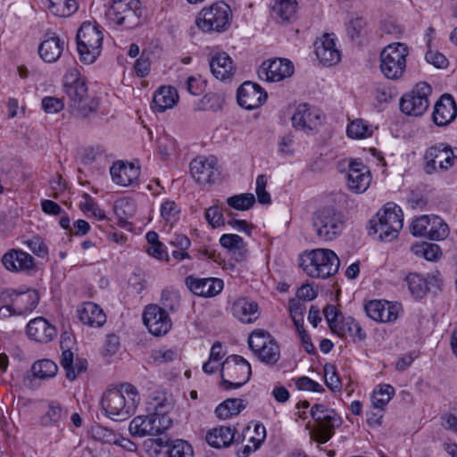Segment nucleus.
<instances>
[{"mask_svg": "<svg viewBox=\"0 0 457 457\" xmlns=\"http://www.w3.org/2000/svg\"><path fill=\"white\" fill-rule=\"evenodd\" d=\"M140 402L137 388L129 383L118 388L107 390L102 395L101 410L106 417L114 421H123L130 418Z\"/></svg>", "mask_w": 457, "mask_h": 457, "instance_id": "nucleus-1", "label": "nucleus"}, {"mask_svg": "<svg viewBox=\"0 0 457 457\" xmlns=\"http://www.w3.org/2000/svg\"><path fill=\"white\" fill-rule=\"evenodd\" d=\"M65 92L69 97V107L72 114L87 118L96 112L98 103L89 97L85 78L78 69H70L64 76Z\"/></svg>", "mask_w": 457, "mask_h": 457, "instance_id": "nucleus-2", "label": "nucleus"}, {"mask_svg": "<svg viewBox=\"0 0 457 457\" xmlns=\"http://www.w3.org/2000/svg\"><path fill=\"white\" fill-rule=\"evenodd\" d=\"M300 266L311 278H327L335 275L340 261L336 253L327 248H316L301 255Z\"/></svg>", "mask_w": 457, "mask_h": 457, "instance_id": "nucleus-3", "label": "nucleus"}, {"mask_svg": "<svg viewBox=\"0 0 457 457\" xmlns=\"http://www.w3.org/2000/svg\"><path fill=\"white\" fill-rule=\"evenodd\" d=\"M370 223V235H378L381 241L391 242L397 237L403 226L402 209L394 203H387Z\"/></svg>", "mask_w": 457, "mask_h": 457, "instance_id": "nucleus-4", "label": "nucleus"}, {"mask_svg": "<svg viewBox=\"0 0 457 457\" xmlns=\"http://www.w3.org/2000/svg\"><path fill=\"white\" fill-rule=\"evenodd\" d=\"M312 225L320 241L330 242L342 235L345 227V220L340 211L327 206L313 212Z\"/></svg>", "mask_w": 457, "mask_h": 457, "instance_id": "nucleus-5", "label": "nucleus"}, {"mask_svg": "<svg viewBox=\"0 0 457 457\" xmlns=\"http://www.w3.org/2000/svg\"><path fill=\"white\" fill-rule=\"evenodd\" d=\"M232 12L229 5L224 2H216L208 8H204L198 14L195 23L203 31L222 32L231 23Z\"/></svg>", "mask_w": 457, "mask_h": 457, "instance_id": "nucleus-6", "label": "nucleus"}, {"mask_svg": "<svg viewBox=\"0 0 457 457\" xmlns=\"http://www.w3.org/2000/svg\"><path fill=\"white\" fill-rule=\"evenodd\" d=\"M311 415L316 423L312 432V437L320 444L328 442L333 436L335 429L343 422L333 409L323 404H314L311 409Z\"/></svg>", "mask_w": 457, "mask_h": 457, "instance_id": "nucleus-7", "label": "nucleus"}, {"mask_svg": "<svg viewBox=\"0 0 457 457\" xmlns=\"http://www.w3.org/2000/svg\"><path fill=\"white\" fill-rule=\"evenodd\" d=\"M249 362L239 355L228 356L221 365V385L225 389H237L251 377Z\"/></svg>", "mask_w": 457, "mask_h": 457, "instance_id": "nucleus-8", "label": "nucleus"}, {"mask_svg": "<svg viewBox=\"0 0 457 457\" xmlns=\"http://www.w3.org/2000/svg\"><path fill=\"white\" fill-rule=\"evenodd\" d=\"M408 48L403 43H395L386 46L380 54V69L389 79L402 77L406 68Z\"/></svg>", "mask_w": 457, "mask_h": 457, "instance_id": "nucleus-9", "label": "nucleus"}, {"mask_svg": "<svg viewBox=\"0 0 457 457\" xmlns=\"http://www.w3.org/2000/svg\"><path fill=\"white\" fill-rule=\"evenodd\" d=\"M249 347L263 363L276 364L280 358V348L271 335L262 329L254 330L248 339Z\"/></svg>", "mask_w": 457, "mask_h": 457, "instance_id": "nucleus-10", "label": "nucleus"}, {"mask_svg": "<svg viewBox=\"0 0 457 457\" xmlns=\"http://www.w3.org/2000/svg\"><path fill=\"white\" fill-rule=\"evenodd\" d=\"M140 15L141 3L139 0H113L112 4L106 12L109 20L126 28L136 26Z\"/></svg>", "mask_w": 457, "mask_h": 457, "instance_id": "nucleus-11", "label": "nucleus"}, {"mask_svg": "<svg viewBox=\"0 0 457 457\" xmlns=\"http://www.w3.org/2000/svg\"><path fill=\"white\" fill-rule=\"evenodd\" d=\"M431 92L432 88L428 83H418L410 93L402 96L400 100L401 111L411 116L422 115L429 106L428 96Z\"/></svg>", "mask_w": 457, "mask_h": 457, "instance_id": "nucleus-12", "label": "nucleus"}, {"mask_svg": "<svg viewBox=\"0 0 457 457\" xmlns=\"http://www.w3.org/2000/svg\"><path fill=\"white\" fill-rule=\"evenodd\" d=\"M426 171L428 174L437 170H447L454 163L455 157L450 146L440 144L428 148L425 154Z\"/></svg>", "mask_w": 457, "mask_h": 457, "instance_id": "nucleus-13", "label": "nucleus"}, {"mask_svg": "<svg viewBox=\"0 0 457 457\" xmlns=\"http://www.w3.org/2000/svg\"><path fill=\"white\" fill-rule=\"evenodd\" d=\"M294 71V65L289 60L275 58L262 62L258 70V76L269 82H278L291 77Z\"/></svg>", "mask_w": 457, "mask_h": 457, "instance_id": "nucleus-14", "label": "nucleus"}, {"mask_svg": "<svg viewBox=\"0 0 457 457\" xmlns=\"http://www.w3.org/2000/svg\"><path fill=\"white\" fill-rule=\"evenodd\" d=\"M320 123V111L307 104H299L292 117L293 126L306 134L316 131Z\"/></svg>", "mask_w": 457, "mask_h": 457, "instance_id": "nucleus-15", "label": "nucleus"}, {"mask_svg": "<svg viewBox=\"0 0 457 457\" xmlns=\"http://www.w3.org/2000/svg\"><path fill=\"white\" fill-rule=\"evenodd\" d=\"M143 320L149 332L154 336L165 335L171 328L168 313L156 304L145 307Z\"/></svg>", "mask_w": 457, "mask_h": 457, "instance_id": "nucleus-16", "label": "nucleus"}, {"mask_svg": "<svg viewBox=\"0 0 457 457\" xmlns=\"http://www.w3.org/2000/svg\"><path fill=\"white\" fill-rule=\"evenodd\" d=\"M217 164V158L213 155L197 156L190 162V173L197 183L211 184L214 181Z\"/></svg>", "mask_w": 457, "mask_h": 457, "instance_id": "nucleus-17", "label": "nucleus"}, {"mask_svg": "<svg viewBox=\"0 0 457 457\" xmlns=\"http://www.w3.org/2000/svg\"><path fill=\"white\" fill-rule=\"evenodd\" d=\"M266 98L267 93L258 84L251 81L244 82L237 89V103L246 110L260 107Z\"/></svg>", "mask_w": 457, "mask_h": 457, "instance_id": "nucleus-18", "label": "nucleus"}, {"mask_svg": "<svg viewBox=\"0 0 457 457\" xmlns=\"http://www.w3.org/2000/svg\"><path fill=\"white\" fill-rule=\"evenodd\" d=\"M174 409V400L171 395H162L154 397L147 408L151 416L155 417L156 421L165 431L172 425L170 412Z\"/></svg>", "mask_w": 457, "mask_h": 457, "instance_id": "nucleus-19", "label": "nucleus"}, {"mask_svg": "<svg viewBox=\"0 0 457 457\" xmlns=\"http://www.w3.org/2000/svg\"><path fill=\"white\" fill-rule=\"evenodd\" d=\"M371 175L369 168L361 162H352L346 176L347 187L353 193H364L370 187Z\"/></svg>", "mask_w": 457, "mask_h": 457, "instance_id": "nucleus-20", "label": "nucleus"}, {"mask_svg": "<svg viewBox=\"0 0 457 457\" xmlns=\"http://www.w3.org/2000/svg\"><path fill=\"white\" fill-rule=\"evenodd\" d=\"M187 288L195 295L212 297L219 295L224 287L223 280L217 278H200L188 276L186 278Z\"/></svg>", "mask_w": 457, "mask_h": 457, "instance_id": "nucleus-21", "label": "nucleus"}, {"mask_svg": "<svg viewBox=\"0 0 457 457\" xmlns=\"http://www.w3.org/2000/svg\"><path fill=\"white\" fill-rule=\"evenodd\" d=\"M406 282L411 294L415 298H422L432 288L440 287L441 278L437 271L428 274L426 278L418 273H410L406 277Z\"/></svg>", "mask_w": 457, "mask_h": 457, "instance_id": "nucleus-22", "label": "nucleus"}, {"mask_svg": "<svg viewBox=\"0 0 457 457\" xmlns=\"http://www.w3.org/2000/svg\"><path fill=\"white\" fill-rule=\"evenodd\" d=\"M232 314L244 324L255 322L261 315L258 303L247 297H239L232 303Z\"/></svg>", "mask_w": 457, "mask_h": 457, "instance_id": "nucleus-23", "label": "nucleus"}, {"mask_svg": "<svg viewBox=\"0 0 457 457\" xmlns=\"http://www.w3.org/2000/svg\"><path fill=\"white\" fill-rule=\"evenodd\" d=\"M457 115L456 104L450 95H443L436 103L432 114L433 121L439 127L447 126Z\"/></svg>", "mask_w": 457, "mask_h": 457, "instance_id": "nucleus-24", "label": "nucleus"}, {"mask_svg": "<svg viewBox=\"0 0 457 457\" xmlns=\"http://www.w3.org/2000/svg\"><path fill=\"white\" fill-rule=\"evenodd\" d=\"M26 330L29 338L42 344L51 342L57 336L55 327L43 317L31 320L28 323Z\"/></svg>", "mask_w": 457, "mask_h": 457, "instance_id": "nucleus-25", "label": "nucleus"}, {"mask_svg": "<svg viewBox=\"0 0 457 457\" xmlns=\"http://www.w3.org/2000/svg\"><path fill=\"white\" fill-rule=\"evenodd\" d=\"M364 309L367 315L375 321L391 322L398 317V307L386 301H370Z\"/></svg>", "mask_w": 457, "mask_h": 457, "instance_id": "nucleus-26", "label": "nucleus"}, {"mask_svg": "<svg viewBox=\"0 0 457 457\" xmlns=\"http://www.w3.org/2000/svg\"><path fill=\"white\" fill-rule=\"evenodd\" d=\"M315 54L320 63L327 66L337 64L341 58L340 51L336 47L335 40L329 34L315 42Z\"/></svg>", "mask_w": 457, "mask_h": 457, "instance_id": "nucleus-27", "label": "nucleus"}, {"mask_svg": "<svg viewBox=\"0 0 457 457\" xmlns=\"http://www.w3.org/2000/svg\"><path fill=\"white\" fill-rule=\"evenodd\" d=\"M209 64L212 75L220 80L229 79L234 75V62L226 52L217 51L212 54Z\"/></svg>", "mask_w": 457, "mask_h": 457, "instance_id": "nucleus-28", "label": "nucleus"}, {"mask_svg": "<svg viewBox=\"0 0 457 457\" xmlns=\"http://www.w3.org/2000/svg\"><path fill=\"white\" fill-rule=\"evenodd\" d=\"M129 430L132 436L138 437L155 436L164 432L155 417L151 416L149 412L146 416L135 417L129 423Z\"/></svg>", "mask_w": 457, "mask_h": 457, "instance_id": "nucleus-29", "label": "nucleus"}, {"mask_svg": "<svg viewBox=\"0 0 457 457\" xmlns=\"http://www.w3.org/2000/svg\"><path fill=\"white\" fill-rule=\"evenodd\" d=\"M110 173L114 183L128 187L139 177V169L132 163L120 161L112 164Z\"/></svg>", "mask_w": 457, "mask_h": 457, "instance_id": "nucleus-30", "label": "nucleus"}, {"mask_svg": "<svg viewBox=\"0 0 457 457\" xmlns=\"http://www.w3.org/2000/svg\"><path fill=\"white\" fill-rule=\"evenodd\" d=\"M2 263L10 271L29 270L34 267V259L26 252L12 249L4 254Z\"/></svg>", "mask_w": 457, "mask_h": 457, "instance_id": "nucleus-31", "label": "nucleus"}, {"mask_svg": "<svg viewBox=\"0 0 457 457\" xmlns=\"http://www.w3.org/2000/svg\"><path fill=\"white\" fill-rule=\"evenodd\" d=\"M79 320L92 328H100L106 322L104 311L95 303H84L77 310Z\"/></svg>", "mask_w": 457, "mask_h": 457, "instance_id": "nucleus-32", "label": "nucleus"}, {"mask_svg": "<svg viewBox=\"0 0 457 457\" xmlns=\"http://www.w3.org/2000/svg\"><path fill=\"white\" fill-rule=\"evenodd\" d=\"M39 295L37 290L24 288L17 290L15 298L16 313L25 315L31 312L38 304Z\"/></svg>", "mask_w": 457, "mask_h": 457, "instance_id": "nucleus-33", "label": "nucleus"}, {"mask_svg": "<svg viewBox=\"0 0 457 457\" xmlns=\"http://www.w3.org/2000/svg\"><path fill=\"white\" fill-rule=\"evenodd\" d=\"M64 47V41H62L57 36L45 39L38 46V54L42 60L46 62H56Z\"/></svg>", "mask_w": 457, "mask_h": 457, "instance_id": "nucleus-34", "label": "nucleus"}, {"mask_svg": "<svg viewBox=\"0 0 457 457\" xmlns=\"http://www.w3.org/2000/svg\"><path fill=\"white\" fill-rule=\"evenodd\" d=\"M238 439L239 436L236 438L235 429L225 426L213 428L206 435L207 443L215 448L228 447L234 440L237 441Z\"/></svg>", "mask_w": 457, "mask_h": 457, "instance_id": "nucleus-35", "label": "nucleus"}, {"mask_svg": "<svg viewBox=\"0 0 457 457\" xmlns=\"http://www.w3.org/2000/svg\"><path fill=\"white\" fill-rule=\"evenodd\" d=\"M178 100V94L171 87H160L153 97V108L159 112L171 108Z\"/></svg>", "mask_w": 457, "mask_h": 457, "instance_id": "nucleus-36", "label": "nucleus"}, {"mask_svg": "<svg viewBox=\"0 0 457 457\" xmlns=\"http://www.w3.org/2000/svg\"><path fill=\"white\" fill-rule=\"evenodd\" d=\"M72 343V338L70 334L63 333L61 336V348L62 353L60 357L61 366L66 372V378L73 381L75 380V374L73 369L74 354L70 349V344Z\"/></svg>", "mask_w": 457, "mask_h": 457, "instance_id": "nucleus-37", "label": "nucleus"}, {"mask_svg": "<svg viewBox=\"0 0 457 457\" xmlns=\"http://www.w3.org/2000/svg\"><path fill=\"white\" fill-rule=\"evenodd\" d=\"M104 36L98 26L89 21H85L80 26L76 36V41L93 44L103 45Z\"/></svg>", "mask_w": 457, "mask_h": 457, "instance_id": "nucleus-38", "label": "nucleus"}, {"mask_svg": "<svg viewBox=\"0 0 457 457\" xmlns=\"http://www.w3.org/2000/svg\"><path fill=\"white\" fill-rule=\"evenodd\" d=\"M245 406L242 399L228 398L216 407L215 413L218 418L225 420L238 415Z\"/></svg>", "mask_w": 457, "mask_h": 457, "instance_id": "nucleus-39", "label": "nucleus"}, {"mask_svg": "<svg viewBox=\"0 0 457 457\" xmlns=\"http://www.w3.org/2000/svg\"><path fill=\"white\" fill-rule=\"evenodd\" d=\"M334 333L337 334L341 337L349 335L353 339L363 340L366 337V334L360 326V324L351 317L341 321Z\"/></svg>", "mask_w": 457, "mask_h": 457, "instance_id": "nucleus-40", "label": "nucleus"}, {"mask_svg": "<svg viewBox=\"0 0 457 457\" xmlns=\"http://www.w3.org/2000/svg\"><path fill=\"white\" fill-rule=\"evenodd\" d=\"M296 8V0H276L272 6V13L278 21L284 22L295 15Z\"/></svg>", "mask_w": 457, "mask_h": 457, "instance_id": "nucleus-41", "label": "nucleus"}, {"mask_svg": "<svg viewBox=\"0 0 457 457\" xmlns=\"http://www.w3.org/2000/svg\"><path fill=\"white\" fill-rule=\"evenodd\" d=\"M220 245L228 249L237 260H241L245 251L243 238L236 234H224L220 238Z\"/></svg>", "mask_w": 457, "mask_h": 457, "instance_id": "nucleus-42", "label": "nucleus"}, {"mask_svg": "<svg viewBox=\"0 0 457 457\" xmlns=\"http://www.w3.org/2000/svg\"><path fill=\"white\" fill-rule=\"evenodd\" d=\"M76 42L79 61L84 64L94 63L101 54L102 46Z\"/></svg>", "mask_w": 457, "mask_h": 457, "instance_id": "nucleus-43", "label": "nucleus"}, {"mask_svg": "<svg viewBox=\"0 0 457 457\" xmlns=\"http://www.w3.org/2000/svg\"><path fill=\"white\" fill-rule=\"evenodd\" d=\"M49 11L60 17H67L75 12L78 5L75 0H46Z\"/></svg>", "mask_w": 457, "mask_h": 457, "instance_id": "nucleus-44", "label": "nucleus"}, {"mask_svg": "<svg viewBox=\"0 0 457 457\" xmlns=\"http://www.w3.org/2000/svg\"><path fill=\"white\" fill-rule=\"evenodd\" d=\"M395 395V388L387 384L381 385L378 388L373 391L371 395L372 406L381 408L385 410V407L390 402L391 398Z\"/></svg>", "mask_w": 457, "mask_h": 457, "instance_id": "nucleus-45", "label": "nucleus"}, {"mask_svg": "<svg viewBox=\"0 0 457 457\" xmlns=\"http://www.w3.org/2000/svg\"><path fill=\"white\" fill-rule=\"evenodd\" d=\"M32 373L38 378H53L56 375L58 367L51 360L44 359L36 361L31 368Z\"/></svg>", "mask_w": 457, "mask_h": 457, "instance_id": "nucleus-46", "label": "nucleus"}, {"mask_svg": "<svg viewBox=\"0 0 457 457\" xmlns=\"http://www.w3.org/2000/svg\"><path fill=\"white\" fill-rule=\"evenodd\" d=\"M372 134V127L361 119H357L352 121L347 127V135L352 138H366L371 137Z\"/></svg>", "mask_w": 457, "mask_h": 457, "instance_id": "nucleus-47", "label": "nucleus"}, {"mask_svg": "<svg viewBox=\"0 0 457 457\" xmlns=\"http://www.w3.org/2000/svg\"><path fill=\"white\" fill-rule=\"evenodd\" d=\"M227 204L237 211H247L255 204V197L251 193L235 195L227 199Z\"/></svg>", "mask_w": 457, "mask_h": 457, "instance_id": "nucleus-48", "label": "nucleus"}, {"mask_svg": "<svg viewBox=\"0 0 457 457\" xmlns=\"http://www.w3.org/2000/svg\"><path fill=\"white\" fill-rule=\"evenodd\" d=\"M428 229V238L430 240H443L449 235L447 224L438 216H432V220Z\"/></svg>", "mask_w": 457, "mask_h": 457, "instance_id": "nucleus-49", "label": "nucleus"}, {"mask_svg": "<svg viewBox=\"0 0 457 457\" xmlns=\"http://www.w3.org/2000/svg\"><path fill=\"white\" fill-rule=\"evenodd\" d=\"M162 309L171 312H176L180 307V295L179 291L173 289H165L161 297Z\"/></svg>", "mask_w": 457, "mask_h": 457, "instance_id": "nucleus-50", "label": "nucleus"}, {"mask_svg": "<svg viewBox=\"0 0 457 457\" xmlns=\"http://www.w3.org/2000/svg\"><path fill=\"white\" fill-rule=\"evenodd\" d=\"M168 457H194L193 448L187 441L177 439L171 442Z\"/></svg>", "mask_w": 457, "mask_h": 457, "instance_id": "nucleus-51", "label": "nucleus"}, {"mask_svg": "<svg viewBox=\"0 0 457 457\" xmlns=\"http://www.w3.org/2000/svg\"><path fill=\"white\" fill-rule=\"evenodd\" d=\"M411 251L417 255H422L428 261H435L440 255V248L436 244L422 243L411 247Z\"/></svg>", "mask_w": 457, "mask_h": 457, "instance_id": "nucleus-52", "label": "nucleus"}, {"mask_svg": "<svg viewBox=\"0 0 457 457\" xmlns=\"http://www.w3.org/2000/svg\"><path fill=\"white\" fill-rule=\"evenodd\" d=\"M64 413L61 405L57 403L52 402L48 405V410L46 414L42 417V423L46 426L58 424L62 418Z\"/></svg>", "mask_w": 457, "mask_h": 457, "instance_id": "nucleus-53", "label": "nucleus"}, {"mask_svg": "<svg viewBox=\"0 0 457 457\" xmlns=\"http://www.w3.org/2000/svg\"><path fill=\"white\" fill-rule=\"evenodd\" d=\"M324 377L326 386L332 391H340L341 381L337 373L335 365L328 363L324 366Z\"/></svg>", "mask_w": 457, "mask_h": 457, "instance_id": "nucleus-54", "label": "nucleus"}, {"mask_svg": "<svg viewBox=\"0 0 457 457\" xmlns=\"http://www.w3.org/2000/svg\"><path fill=\"white\" fill-rule=\"evenodd\" d=\"M432 220V216L423 215L420 218L415 219L411 225V232L413 236L416 237H424L428 238V227L430 226V221Z\"/></svg>", "mask_w": 457, "mask_h": 457, "instance_id": "nucleus-55", "label": "nucleus"}, {"mask_svg": "<svg viewBox=\"0 0 457 457\" xmlns=\"http://www.w3.org/2000/svg\"><path fill=\"white\" fill-rule=\"evenodd\" d=\"M267 182V177L263 174L259 175L256 179L255 193L258 202L262 204H269L271 201L270 195L266 191Z\"/></svg>", "mask_w": 457, "mask_h": 457, "instance_id": "nucleus-56", "label": "nucleus"}, {"mask_svg": "<svg viewBox=\"0 0 457 457\" xmlns=\"http://www.w3.org/2000/svg\"><path fill=\"white\" fill-rule=\"evenodd\" d=\"M179 208L173 201H165L161 206V214L163 220L170 224L179 219Z\"/></svg>", "mask_w": 457, "mask_h": 457, "instance_id": "nucleus-57", "label": "nucleus"}, {"mask_svg": "<svg viewBox=\"0 0 457 457\" xmlns=\"http://www.w3.org/2000/svg\"><path fill=\"white\" fill-rule=\"evenodd\" d=\"M85 202L81 203L80 207L84 212H90L94 217L98 220H104V212L96 204L94 199L88 195H84Z\"/></svg>", "mask_w": 457, "mask_h": 457, "instance_id": "nucleus-58", "label": "nucleus"}, {"mask_svg": "<svg viewBox=\"0 0 457 457\" xmlns=\"http://www.w3.org/2000/svg\"><path fill=\"white\" fill-rule=\"evenodd\" d=\"M204 216L208 223L213 228H217L224 224L223 211L218 205H213L208 208L205 211Z\"/></svg>", "mask_w": 457, "mask_h": 457, "instance_id": "nucleus-59", "label": "nucleus"}, {"mask_svg": "<svg viewBox=\"0 0 457 457\" xmlns=\"http://www.w3.org/2000/svg\"><path fill=\"white\" fill-rule=\"evenodd\" d=\"M92 434L95 439L104 444L112 445L116 443V435L106 428L96 426L92 428Z\"/></svg>", "mask_w": 457, "mask_h": 457, "instance_id": "nucleus-60", "label": "nucleus"}, {"mask_svg": "<svg viewBox=\"0 0 457 457\" xmlns=\"http://www.w3.org/2000/svg\"><path fill=\"white\" fill-rule=\"evenodd\" d=\"M184 87L192 96H200L205 89V82L195 77H188L184 84Z\"/></svg>", "mask_w": 457, "mask_h": 457, "instance_id": "nucleus-61", "label": "nucleus"}, {"mask_svg": "<svg viewBox=\"0 0 457 457\" xmlns=\"http://www.w3.org/2000/svg\"><path fill=\"white\" fill-rule=\"evenodd\" d=\"M42 107L47 113H56L63 109L64 104L61 98L46 96L42 100Z\"/></svg>", "mask_w": 457, "mask_h": 457, "instance_id": "nucleus-62", "label": "nucleus"}, {"mask_svg": "<svg viewBox=\"0 0 457 457\" xmlns=\"http://www.w3.org/2000/svg\"><path fill=\"white\" fill-rule=\"evenodd\" d=\"M295 385L299 390H307L312 392H322L324 390L320 384L308 377H301L297 378Z\"/></svg>", "mask_w": 457, "mask_h": 457, "instance_id": "nucleus-63", "label": "nucleus"}, {"mask_svg": "<svg viewBox=\"0 0 457 457\" xmlns=\"http://www.w3.org/2000/svg\"><path fill=\"white\" fill-rule=\"evenodd\" d=\"M26 244L29 250L37 256L44 257L47 254V247L40 237H33L27 240Z\"/></svg>", "mask_w": 457, "mask_h": 457, "instance_id": "nucleus-64", "label": "nucleus"}]
</instances>
